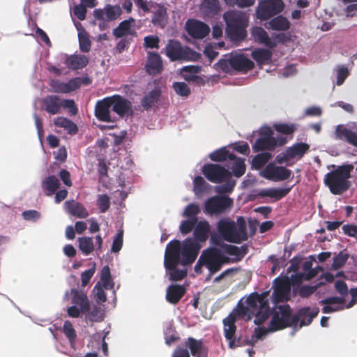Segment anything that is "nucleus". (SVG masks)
<instances>
[{"mask_svg": "<svg viewBox=\"0 0 357 357\" xmlns=\"http://www.w3.org/2000/svg\"><path fill=\"white\" fill-rule=\"evenodd\" d=\"M217 229L220 236L225 241L239 243L247 239L246 224L242 218L237 222L229 218L220 219L217 222Z\"/></svg>", "mask_w": 357, "mask_h": 357, "instance_id": "obj_5", "label": "nucleus"}, {"mask_svg": "<svg viewBox=\"0 0 357 357\" xmlns=\"http://www.w3.org/2000/svg\"><path fill=\"white\" fill-rule=\"evenodd\" d=\"M348 259V255L346 253L340 252L338 255L334 257L332 267L334 269H337L342 266Z\"/></svg>", "mask_w": 357, "mask_h": 357, "instance_id": "obj_58", "label": "nucleus"}, {"mask_svg": "<svg viewBox=\"0 0 357 357\" xmlns=\"http://www.w3.org/2000/svg\"><path fill=\"white\" fill-rule=\"evenodd\" d=\"M66 210L71 215L79 218H85L89 215L86 209L75 201H67L64 204Z\"/></svg>", "mask_w": 357, "mask_h": 357, "instance_id": "obj_28", "label": "nucleus"}, {"mask_svg": "<svg viewBox=\"0 0 357 357\" xmlns=\"http://www.w3.org/2000/svg\"><path fill=\"white\" fill-rule=\"evenodd\" d=\"M309 145L305 143H298L289 147L284 153L277 155L275 160L278 164H291V162L301 159L308 151Z\"/></svg>", "mask_w": 357, "mask_h": 357, "instance_id": "obj_15", "label": "nucleus"}, {"mask_svg": "<svg viewBox=\"0 0 357 357\" xmlns=\"http://www.w3.org/2000/svg\"><path fill=\"white\" fill-rule=\"evenodd\" d=\"M86 10L85 6L82 4L76 5L73 8V13L80 20H83L86 17Z\"/></svg>", "mask_w": 357, "mask_h": 357, "instance_id": "obj_64", "label": "nucleus"}, {"mask_svg": "<svg viewBox=\"0 0 357 357\" xmlns=\"http://www.w3.org/2000/svg\"><path fill=\"white\" fill-rule=\"evenodd\" d=\"M200 10L205 15H213L219 10V1L218 0H204Z\"/></svg>", "mask_w": 357, "mask_h": 357, "instance_id": "obj_40", "label": "nucleus"}, {"mask_svg": "<svg viewBox=\"0 0 357 357\" xmlns=\"http://www.w3.org/2000/svg\"><path fill=\"white\" fill-rule=\"evenodd\" d=\"M318 313L319 310L317 308L305 307L300 310L297 318L298 321H300V327L309 325Z\"/></svg>", "mask_w": 357, "mask_h": 357, "instance_id": "obj_32", "label": "nucleus"}, {"mask_svg": "<svg viewBox=\"0 0 357 357\" xmlns=\"http://www.w3.org/2000/svg\"><path fill=\"white\" fill-rule=\"evenodd\" d=\"M160 96V91L157 89L151 91L148 95H146L142 100V105L144 107H149L154 104Z\"/></svg>", "mask_w": 357, "mask_h": 357, "instance_id": "obj_53", "label": "nucleus"}, {"mask_svg": "<svg viewBox=\"0 0 357 357\" xmlns=\"http://www.w3.org/2000/svg\"><path fill=\"white\" fill-rule=\"evenodd\" d=\"M337 73V85L340 86L343 84L345 79L349 75L348 68L344 66H339L335 69Z\"/></svg>", "mask_w": 357, "mask_h": 357, "instance_id": "obj_54", "label": "nucleus"}, {"mask_svg": "<svg viewBox=\"0 0 357 357\" xmlns=\"http://www.w3.org/2000/svg\"><path fill=\"white\" fill-rule=\"evenodd\" d=\"M335 138L345 140L357 147V134L346 128L344 125H338L335 128Z\"/></svg>", "mask_w": 357, "mask_h": 357, "instance_id": "obj_25", "label": "nucleus"}, {"mask_svg": "<svg viewBox=\"0 0 357 357\" xmlns=\"http://www.w3.org/2000/svg\"><path fill=\"white\" fill-rule=\"evenodd\" d=\"M175 93L183 97H188L190 94V89L185 82H174L172 86Z\"/></svg>", "mask_w": 357, "mask_h": 357, "instance_id": "obj_48", "label": "nucleus"}, {"mask_svg": "<svg viewBox=\"0 0 357 357\" xmlns=\"http://www.w3.org/2000/svg\"><path fill=\"white\" fill-rule=\"evenodd\" d=\"M114 35L117 38H121L128 35L135 33V21L130 18L121 22L119 25L114 29Z\"/></svg>", "mask_w": 357, "mask_h": 357, "instance_id": "obj_23", "label": "nucleus"}, {"mask_svg": "<svg viewBox=\"0 0 357 357\" xmlns=\"http://www.w3.org/2000/svg\"><path fill=\"white\" fill-rule=\"evenodd\" d=\"M112 105L109 102V97L104 98L102 100L98 101L96 103L95 114L96 117L102 121H110V109Z\"/></svg>", "mask_w": 357, "mask_h": 357, "instance_id": "obj_21", "label": "nucleus"}, {"mask_svg": "<svg viewBox=\"0 0 357 357\" xmlns=\"http://www.w3.org/2000/svg\"><path fill=\"white\" fill-rule=\"evenodd\" d=\"M314 275V271H310L307 273H296L289 277L278 278L274 280L272 300L275 304L279 302L287 301L291 296V287L303 280H310ZM289 306L287 305H275L273 317L268 323V327L262 326L255 328L250 343L254 344L259 340L262 339L268 333L276 331L290 326L294 323Z\"/></svg>", "mask_w": 357, "mask_h": 357, "instance_id": "obj_2", "label": "nucleus"}, {"mask_svg": "<svg viewBox=\"0 0 357 357\" xmlns=\"http://www.w3.org/2000/svg\"><path fill=\"white\" fill-rule=\"evenodd\" d=\"M290 26L289 20L282 15H279L272 19L266 27L277 31H286Z\"/></svg>", "mask_w": 357, "mask_h": 357, "instance_id": "obj_37", "label": "nucleus"}, {"mask_svg": "<svg viewBox=\"0 0 357 357\" xmlns=\"http://www.w3.org/2000/svg\"><path fill=\"white\" fill-rule=\"evenodd\" d=\"M98 205L102 213L105 212L109 207V199L106 195H99L98 199Z\"/></svg>", "mask_w": 357, "mask_h": 357, "instance_id": "obj_59", "label": "nucleus"}, {"mask_svg": "<svg viewBox=\"0 0 357 357\" xmlns=\"http://www.w3.org/2000/svg\"><path fill=\"white\" fill-rule=\"evenodd\" d=\"M187 345L189 347L191 354L195 357H206L207 352L201 341L193 338H188Z\"/></svg>", "mask_w": 357, "mask_h": 357, "instance_id": "obj_34", "label": "nucleus"}, {"mask_svg": "<svg viewBox=\"0 0 357 357\" xmlns=\"http://www.w3.org/2000/svg\"><path fill=\"white\" fill-rule=\"evenodd\" d=\"M146 68L150 75L160 73L162 69L160 56L158 54L149 52Z\"/></svg>", "mask_w": 357, "mask_h": 357, "instance_id": "obj_26", "label": "nucleus"}, {"mask_svg": "<svg viewBox=\"0 0 357 357\" xmlns=\"http://www.w3.org/2000/svg\"><path fill=\"white\" fill-rule=\"evenodd\" d=\"M199 212V206L197 204L191 203L184 208L182 216L186 218L195 219L197 221V215Z\"/></svg>", "mask_w": 357, "mask_h": 357, "instance_id": "obj_45", "label": "nucleus"}, {"mask_svg": "<svg viewBox=\"0 0 357 357\" xmlns=\"http://www.w3.org/2000/svg\"><path fill=\"white\" fill-rule=\"evenodd\" d=\"M73 303L79 305L85 319L91 322H100L103 320V310L97 305L91 306L85 293L76 289L72 290Z\"/></svg>", "mask_w": 357, "mask_h": 357, "instance_id": "obj_9", "label": "nucleus"}, {"mask_svg": "<svg viewBox=\"0 0 357 357\" xmlns=\"http://www.w3.org/2000/svg\"><path fill=\"white\" fill-rule=\"evenodd\" d=\"M321 303L325 304L322 309L324 313H331L343 310L344 307L343 300L338 297H331L322 301Z\"/></svg>", "mask_w": 357, "mask_h": 357, "instance_id": "obj_30", "label": "nucleus"}, {"mask_svg": "<svg viewBox=\"0 0 357 357\" xmlns=\"http://www.w3.org/2000/svg\"><path fill=\"white\" fill-rule=\"evenodd\" d=\"M233 200L225 195H216L206 200L204 213L210 215H218L230 209Z\"/></svg>", "mask_w": 357, "mask_h": 357, "instance_id": "obj_11", "label": "nucleus"}, {"mask_svg": "<svg viewBox=\"0 0 357 357\" xmlns=\"http://www.w3.org/2000/svg\"><path fill=\"white\" fill-rule=\"evenodd\" d=\"M44 109L50 114H58L62 107L61 99L56 96H48L43 100Z\"/></svg>", "mask_w": 357, "mask_h": 357, "instance_id": "obj_24", "label": "nucleus"}, {"mask_svg": "<svg viewBox=\"0 0 357 357\" xmlns=\"http://www.w3.org/2000/svg\"><path fill=\"white\" fill-rule=\"evenodd\" d=\"M199 70L200 68L197 66H186L182 70V75L186 81L192 82Z\"/></svg>", "mask_w": 357, "mask_h": 357, "instance_id": "obj_51", "label": "nucleus"}, {"mask_svg": "<svg viewBox=\"0 0 357 357\" xmlns=\"http://www.w3.org/2000/svg\"><path fill=\"white\" fill-rule=\"evenodd\" d=\"M185 289L183 287L176 284L170 285L167 289V301L172 304L179 301L184 295Z\"/></svg>", "mask_w": 357, "mask_h": 357, "instance_id": "obj_31", "label": "nucleus"}, {"mask_svg": "<svg viewBox=\"0 0 357 357\" xmlns=\"http://www.w3.org/2000/svg\"><path fill=\"white\" fill-rule=\"evenodd\" d=\"M54 124L57 127L63 128L70 134H75L77 132V126L73 121L64 117L54 119Z\"/></svg>", "mask_w": 357, "mask_h": 357, "instance_id": "obj_41", "label": "nucleus"}, {"mask_svg": "<svg viewBox=\"0 0 357 357\" xmlns=\"http://www.w3.org/2000/svg\"><path fill=\"white\" fill-rule=\"evenodd\" d=\"M96 284H100V287H104L105 290L112 289L114 286V282L111 277L110 270L108 266L102 268L100 273V280Z\"/></svg>", "mask_w": 357, "mask_h": 357, "instance_id": "obj_35", "label": "nucleus"}, {"mask_svg": "<svg viewBox=\"0 0 357 357\" xmlns=\"http://www.w3.org/2000/svg\"><path fill=\"white\" fill-rule=\"evenodd\" d=\"M119 185L121 188V190L120 191V195L122 199H124L130 190V181H126L123 177H120L118 180Z\"/></svg>", "mask_w": 357, "mask_h": 357, "instance_id": "obj_56", "label": "nucleus"}, {"mask_svg": "<svg viewBox=\"0 0 357 357\" xmlns=\"http://www.w3.org/2000/svg\"><path fill=\"white\" fill-rule=\"evenodd\" d=\"M232 154L233 153H230L227 147L225 146L209 154V158L213 161L227 160L228 162L232 156Z\"/></svg>", "mask_w": 357, "mask_h": 357, "instance_id": "obj_43", "label": "nucleus"}, {"mask_svg": "<svg viewBox=\"0 0 357 357\" xmlns=\"http://www.w3.org/2000/svg\"><path fill=\"white\" fill-rule=\"evenodd\" d=\"M232 147L233 149L241 154L248 155L250 152L249 146L246 142L235 143L232 145Z\"/></svg>", "mask_w": 357, "mask_h": 357, "instance_id": "obj_62", "label": "nucleus"}, {"mask_svg": "<svg viewBox=\"0 0 357 357\" xmlns=\"http://www.w3.org/2000/svg\"><path fill=\"white\" fill-rule=\"evenodd\" d=\"M153 16L152 17V22L155 25L164 26L167 21V16L166 10L164 7L160 6H152Z\"/></svg>", "mask_w": 357, "mask_h": 357, "instance_id": "obj_33", "label": "nucleus"}, {"mask_svg": "<svg viewBox=\"0 0 357 357\" xmlns=\"http://www.w3.org/2000/svg\"><path fill=\"white\" fill-rule=\"evenodd\" d=\"M211 231V225L206 220L197 222L194 231V238H188L181 242L174 240L167 245L164 264L170 280H180L186 275V269L178 270L176 266L190 264L196 259L202 246L206 241Z\"/></svg>", "mask_w": 357, "mask_h": 357, "instance_id": "obj_1", "label": "nucleus"}, {"mask_svg": "<svg viewBox=\"0 0 357 357\" xmlns=\"http://www.w3.org/2000/svg\"><path fill=\"white\" fill-rule=\"evenodd\" d=\"M272 155L268 152H263L257 155L252 160V166L255 169L262 167L271 158Z\"/></svg>", "mask_w": 357, "mask_h": 357, "instance_id": "obj_46", "label": "nucleus"}, {"mask_svg": "<svg viewBox=\"0 0 357 357\" xmlns=\"http://www.w3.org/2000/svg\"><path fill=\"white\" fill-rule=\"evenodd\" d=\"M224 45L223 43H215L214 45H208L205 47L204 54L211 61L218 54V48H221Z\"/></svg>", "mask_w": 357, "mask_h": 357, "instance_id": "obj_52", "label": "nucleus"}, {"mask_svg": "<svg viewBox=\"0 0 357 357\" xmlns=\"http://www.w3.org/2000/svg\"><path fill=\"white\" fill-rule=\"evenodd\" d=\"M89 62L87 56L81 54H73L68 56L66 59V65L72 70L82 69Z\"/></svg>", "mask_w": 357, "mask_h": 357, "instance_id": "obj_27", "label": "nucleus"}, {"mask_svg": "<svg viewBox=\"0 0 357 357\" xmlns=\"http://www.w3.org/2000/svg\"><path fill=\"white\" fill-rule=\"evenodd\" d=\"M123 230H120L114 238L112 252L116 253L120 251L123 245Z\"/></svg>", "mask_w": 357, "mask_h": 357, "instance_id": "obj_55", "label": "nucleus"}, {"mask_svg": "<svg viewBox=\"0 0 357 357\" xmlns=\"http://www.w3.org/2000/svg\"><path fill=\"white\" fill-rule=\"evenodd\" d=\"M252 36L255 41L261 43L266 47H273L276 43L275 39L271 38L266 31L261 27H254L251 31Z\"/></svg>", "mask_w": 357, "mask_h": 357, "instance_id": "obj_22", "label": "nucleus"}, {"mask_svg": "<svg viewBox=\"0 0 357 357\" xmlns=\"http://www.w3.org/2000/svg\"><path fill=\"white\" fill-rule=\"evenodd\" d=\"M79 248L86 255L90 254L94 249L93 239L91 237H81L78 238Z\"/></svg>", "mask_w": 357, "mask_h": 357, "instance_id": "obj_44", "label": "nucleus"}, {"mask_svg": "<svg viewBox=\"0 0 357 357\" xmlns=\"http://www.w3.org/2000/svg\"><path fill=\"white\" fill-rule=\"evenodd\" d=\"M275 130L282 134H290L294 132V126L293 125H289L285 123H277L274 125Z\"/></svg>", "mask_w": 357, "mask_h": 357, "instance_id": "obj_60", "label": "nucleus"}, {"mask_svg": "<svg viewBox=\"0 0 357 357\" xmlns=\"http://www.w3.org/2000/svg\"><path fill=\"white\" fill-rule=\"evenodd\" d=\"M112 109L120 116L129 115L131 113L130 102L120 96L109 97Z\"/></svg>", "mask_w": 357, "mask_h": 357, "instance_id": "obj_19", "label": "nucleus"}, {"mask_svg": "<svg viewBox=\"0 0 357 357\" xmlns=\"http://www.w3.org/2000/svg\"><path fill=\"white\" fill-rule=\"evenodd\" d=\"M96 264L94 263L91 268L84 271L81 275L82 285L85 287L88 284L90 280L96 272Z\"/></svg>", "mask_w": 357, "mask_h": 357, "instance_id": "obj_57", "label": "nucleus"}, {"mask_svg": "<svg viewBox=\"0 0 357 357\" xmlns=\"http://www.w3.org/2000/svg\"><path fill=\"white\" fill-rule=\"evenodd\" d=\"M193 185V191L198 197H202L204 192L209 191L211 188L210 185L201 176L195 177Z\"/></svg>", "mask_w": 357, "mask_h": 357, "instance_id": "obj_39", "label": "nucleus"}, {"mask_svg": "<svg viewBox=\"0 0 357 357\" xmlns=\"http://www.w3.org/2000/svg\"><path fill=\"white\" fill-rule=\"evenodd\" d=\"M227 166L232 170L236 177H241L245 172V160L237 158L234 154L227 162Z\"/></svg>", "mask_w": 357, "mask_h": 357, "instance_id": "obj_29", "label": "nucleus"}, {"mask_svg": "<svg viewBox=\"0 0 357 357\" xmlns=\"http://www.w3.org/2000/svg\"><path fill=\"white\" fill-rule=\"evenodd\" d=\"M291 174L289 169L273 163L268 164L260 173L261 176L273 181L286 180L289 178Z\"/></svg>", "mask_w": 357, "mask_h": 357, "instance_id": "obj_17", "label": "nucleus"}, {"mask_svg": "<svg viewBox=\"0 0 357 357\" xmlns=\"http://www.w3.org/2000/svg\"><path fill=\"white\" fill-rule=\"evenodd\" d=\"M159 38L157 36H149L144 38V45L149 48H158Z\"/></svg>", "mask_w": 357, "mask_h": 357, "instance_id": "obj_63", "label": "nucleus"}, {"mask_svg": "<svg viewBox=\"0 0 357 357\" xmlns=\"http://www.w3.org/2000/svg\"><path fill=\"white\" fill-rule=\"evenodd\" d=\"M121 14V9L119 6H105L103 9H96L93 12L96 20L100 21V29L103 30L106 28V22L116 20Z\"/></svg>", "mask_w": 357, "mask_h": 357, "instance_id": "obj_16", "label": "nucleus"}, {"mask_svg": "<svg viewBox=\"0 0 357 357\" xmlns=\"http://www.w3.org/2000/svg\"><path fill=\"white\" fill-rule=\"evenodd\" d=\"M247 252L244 245L237 247L232 245L222 244L220 248H208L204 250L195 267L197 273H202V267L205 266L211 273L220 270L222 263L229 259L239 260Z\"/></svg>", "mask_w": 357, "mask_h": 357, "instance_id": "obj_4", "label": "nucleus"}, {"mask_svg": "<svg viewBox=\"0 0 357 357\" xmlns=\"http://www.w3.org/2000/svg\"><path fill=\"white\" fill-rule=\"evenodd\" d=\"M90 83L91 80L88 77H75L67 82L52 79L50 86L54 93H68L78 89L82 84L88 85Z\"/></svg>", "mask_w": 357, "mask_h": 357, "instance_id": "obj_12", "label": "nucleus"}, {"mask_svg": "<svg viewBox=\"0 0 357 357\" xmlns=\"http://www.w3.org/2000/svg\"><path fill=\"white\" fill-rule=\"evenodd\" d=\"M227 24L226 31L232 40H242L245 36V28L248 19L245 14L241 11H229L224 14Z\"/></svg>", "mask_w": 357, "mask_h": 357, "instance_id": "obj_8", "label": "nucleus"}, {"mask_svg": "<svg viewBox=\"0 0 357 357\" xmlns=\"http://www.w3.org/2000/svg\"><path fill=\"white\" fill-rule=\"evenodd\" d=\"M259 135V138L252 146L255 151L273 150L276 146L283 145L287 142L286 137L283 136L274 137L272 128L267 126L261 127Z\"/></svg>", "mask_w": 357, "mask_h": 357, "instance_id": "obj_10", "label": "nucleus"}, {"mask_svg": "<svg viewBox=\"0 0 357 357\" xmlns=\"http://www.w3.org/2000/svg\"><path fill=\"white\" fill-rule=\"evenodd\" d=\"M289 191V189L284 188H267L261 190L258 192V195L261 197H267L278 200L284 197Z\"/></svg>", "mask_w": 357, "mask_h": 357, "instance_id": "obj_36", "label": "nucleus"}, {"mask_svg": "<svg viewBox=\"0 0 357 357\" xmlns=\"http://www.w3.org/2000/svg\"><path fill=\"white\" fill-rule=\"evenodd\" d=\"M166 55L172 60H192L195 52L188 47H183L176 40H169L166 47Z\"/></svg>", "mask_w": 357, "mask_h": 357, "instance_id": "obj_13", "label": "nucleus"}, {"mask_svg": "<svg viewBox=\"0 0 357 357\" xmlns=\"http://www.w3.org/2000/svg\"><path fill=\"white\" fill-rule=\"evenodd\" d=\"M59 181L54 176H50L43 181V188L46 191V195H52L59 188Z\"/></svg>", "mask_w": 357, "mask_h": 357, "instance_id": "obj_42", "label": "nucleus"}, {"mask_svg": "<svg viewBox=\"0 0 357 357\" xmlns=\"http://www.w3.org/2000/svg\"><path fill=\"white\" fill-rule=\"evenodd\" d=\"M202 171L205 177L212 183H225L222 185L215 187L219 193L230 192L233 190L236 182L232 179L231 173L225 167L216 164H206Z\"/></svg>", "mask_w": 357, "mask_h": 357, "instance_id": "obj_6", "label": "nucleus"}, {"mask_svg": "<svg viewBox=\"0 0 357 357\" xmlns=\"http://www.w3.org/2000/svg\"><path fill=\"white\" fill-rule=\"evenodd\" d=\"M229 63L232 68L241 71H247L254 67V63L250 59L240 54H232Z\"/></svg>", "mask_w": 357, "mask_h": 357, "instance_id": "obj_20", "label": "nucleus"}, {"mask_svg": "<svg viewBox=\"0 0 357 357\" xmlns=\"http://www.w3.org/2000/svg\"><path fill=\"white\" fill-rule=\"evenodd\" d=\"M284 8V3L282 0H263L259 3L256 15L260 20H267L281 13Z\"/></svg>", "mask_w": 357, "mask_h": 357, "instance_id": "obj_14", "label": "nucleus"}, {"mask_svg": "<svg viewBox=\"0 0 357 357\" xmlns=\"http://www.w3.org/2000/svg\"><path fill=\"white\" fill-rule=\"evenodd\" d=\"M185 29L189 35L195 38H203L206 36L210 31L208 26L195 20H188L186 22Z\"/></svg>", "mask_w": 357, "mask_h": 357, "instance_id": "obj_18", "label": "nucleus"}, {"mask_svg": "<svg viewBox=\"0 0 357 357\" xmlns=\"http://www.w3.org/2000/svg\"><path fill=\"white\" fill-rule=\"evenodd\" d=\"M353 169V165H344L326 174L324 183L333 194L340 195L349 188L348 179Z\"/></svg>", "mask_w": 357, "mask_h": 357, "instance_id": "obj_7", "label": "nucleus"}, {"mask_svg": "<svg viewBox=\"0 0 357 357\" xmlns=\"http://www.w3.org/2000/svg\"><path fill=\"white\" fill-rule=\"evenodd\" d=\"M63 331L71 345L74 343L77 334L73 324L69 321H66L63 324Z\"/></svg>", "mask_w": 357, "mask_h": 357, "instance_id": "obj_49", "label": "nucleus"}, {"mask_svg": "<svg viewBox=\"0 0 357 357\" xmlns=\"http://www.w3.org/2000/svg\"><path fill=\"white\" fill-rule=\"evenodd\" d=\"M267 293L261 295L257 294H250L245 300L238 303L237 309H235L227 317L223 320L224 334L229 341V347L234 349L240 346V340H236L235 323L240 319L249 321L252 315H255L254 322L260 326L269 319L270 310L268 305Z\"/></svg>", "mask_w": 357, "mask_h": 357, "instance_id": "obj_3", "label": "nucleus"}, {"mask_svg": "<svg viewBox=\"0 0 357 357\" xmlns=\"http://www.w3.org/2000/svg\"><path fill=\"white\" fill-rule=\"evenodd\" d=\"M104 289V287H100V284H96L94 287L93 291L99 302H105L107 300V296Z\"/></svg>", "mask_w": 357, "mask_h": 357, "instance_id": "obj_61", "label": "nucleus"}, {"mask_svg": "<svg viewBox=\"0 0 357 357\" xmlns=\"http://www.w3.org/2000/svg\"><path fill=\"white\" fill-rule=\"evenodd\" d=\"M197 221L195 219L187 218L181 222L179 225V230L183 235L189 234L195 227Z\"/></svg>", "mask_w": 357, "mask_h": 357, "instance_id": "obj_47", "label": "nucleus"}, {"mask_svg": "<svg viewBox=\"0 0 357 357\" xmlns=\"http://www.w3.org/2000/svg\"><path fill=\"white\" fill-rule=\"evenodd\" d=\"M78 37L80 50L82 52H89L91 47V42L86 31L84 30L79 31Z\"/></svg>", "mask_w": 357, "mask_h": 357, "instance_id": "obj_50", "label": "nucleus"}, {"mask_svg": "<svg viewBox=\"0 0 357 357\" xmlns=\"http://www.w3.org/2000/svg\"><path fill=\"white\" fill-rule=\"evenodd\" d=\"M252 56L259 65L266 64L271 61L272 52L268 50L259 48L252 52Z\"/></svg>", "mask_w": 357, "mask_h": 357, "instance_id": "obj_38", "label": "nucleus"}]
</instances>
